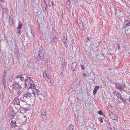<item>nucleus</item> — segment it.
I'll return each instance as SVG.
<instances>
[{
  "label": "nucleus",
  "mask_w": 130,
  "mask_h": 130,
  "mask_svg": "<svg viewBox=\"0 0 130 130\" xmlns=\"http://www.w3.org/2000/svg\"><path fill=\"white\" fill-rule=\"evenodd\" d=\"M12 89L15 93L18 96L21 94L23 89V88L16 82L13 84Z\"/></svg>",
  "instance_id": "f257e3e1"
},
{
  "label": "nucleus",
  "mask_w": 130,
  "mask_h": 130,
  "mask_svg": "<svg viewBox=\"0 0 130 130\" xmlns=\"http://www.w3.org/2000/svg\"><path fill=\"white\" fill-rule=\"evenodd\" d=\"M34 80L31 77H28L25 80L26 87L27 89H31L35 86Z\"/></svg>",
  "instance_id": "f03ea898"
},
{
  "label": "nucleus",
  "mask_w": 130,
  "mask_h": 130,
  "mask_svg": "<svg viewBox=\"0 0 130 130\" xmlns=\"http://www.w3.org/2000/svg\"><path fill=\"white\" fill-rule=\"evenodd\" d=\"M32 94L33 95V97H34L35 99L37 98L36 97L39 95V93L40 91L39 89L36 88H33L32 89Z\"/></svg>",
  "instance_id": "7ed1b4c3"
},
{
  "label": "nucleus",
  "mask_w": 130,
  "mask_h": 130,
  "mask_svg": "<svg viewBox=\"0 0 130 130\" xmlns=\"http://www.w3.org/2000/svg\"><path fill=\"white\" fill-rule=\"evenodd\" d=\"M43 77L45 78V80L48 83L51 82V77L46 71L44 72L43 73Z\"/></svg>",
  "instance_id": "20e7f679"
},
{
  "label": "nucleus",
  "mask_w": 130,
  "mask_h": 130,
  "mask_svg": "<svg viewBox=\"0 0 130 130\" xmlns=\"http://www.w3.org/2000/svg\"><path fill=\"white\" fill-rule=\"evenodd\" d=\"M43 51L42 50H40L39 51L38 55H35V58L36 59L39 61L42 58L43 56Z\"/></svg>",
  "instance_id": "39448f33"
},
{
  "label": "nucleus",
  "mask_w": 130,
  "mask_h": 130,
  "mask_svg": "<svg viewBox=\"0 0 130 130\" xmlns=\"http://www.w3.org/2000/svg\"><path fill=\"white\" fill-rule=\"evenodd\" d=\"M40 113L41 115V118L43 120L46 119L47 114L46 110L45 109H42L40 111Z\"/></svg>",
  "instance_id": "423d86ee"
},
{
  "label": "nucleus",
  "mask_w": 130,
  "mask_h": 130,
  "mask_svg": "<svg viewBox=\"0 0 130 130\" xmlns=\"http://www.w3.org/2000/svg\"><path fill=\"white\" fill-rule=\"evenodd\" d=\"M23 96L24 98L27 99L30 98L33 99L34 98L33 96L31 95V93L29 92H26L24 94Z\"/></svg>",
  "instance_id": "0eeeda50"
},
{
  "label": "nucleus",
  "mask_w": 130,
  "mask_h": 130,
  "mask_svg": "<svg viewBox=\"0 0 130 130\" xmlns=\"http://www.w3.org/2000/svg\"><path fill=\"white\" fill-rule=\"evenodd\" d=\"M109 113L110 118L112 119L116 120L117 119V117L115 113L112 112L109 110Z\"/></svg>",
  "instance_id": "6e6552de"
},
{
  "label": "nucleus",
  "mask_w": 130,
  "mask_h": 130,
  "mask_svg": "<svg viewBox=\"0 0 130 130\" xmlns=\"http://www.w3.org/2000/svg\"><path fill=\"white\" fill-rule=\"evenodd\" d=\"M15 117L14 114H10L9 116V118L11 120V122L13 123H17L18 122V120L14 118Z\"/></svg>",
  "instance_id": "1a4fd4ad"
},
{
  "label": "nucleus",
  "mask_w": 130,
  "mask_h": 130,
  "mask_svg": "<svg viewBox=\"0 0 130 130\" xmlns=\"http://www.w3.org/2000/svg\"><path fill=\"white\" fill-rule=\"evenodd\" d=\"M13 102L14 105H16L19 106H20V101L19 99L17 98H15L13 101Z\"/></svg>",
  "instance_id": "9d476101"
},
{
  "label": "nucleus",
  "mask_w": 130,
  "mask_h": 130,
  "mask_svg": "<svg viewBox=\"0 0 130 130\" xmlns=\"http://www.w3.org/2000/svg\"><path fill=\"white\" fill-rule=\"evenodd\" d=\"M15 79L17 81H18V80H19V79L21 81H24V77L22 75H17L15 78Z\"/></svg>",
  "instance_id": "9b49d317"
},
{
  "label": "nucleus",
  "mask_w": 130,
  "mask_h": 130,
  "mask_svg": "<svg viewBox=\"0 0 130 130\" xmlns=\"http://www.w3.org/2000/svg\"><path fill=\"white\" fill-rule=\"evenodd\" d=\"M66 6L68 9H69L71 8V4L69 0H68L66 3Z\"/></svg>",
  "instance_id": "f8f14e48"
},
{
  "label": "nucleus",
  "mask_w": 130,
  "mask_h": 130,
  "mask_svg": "<svg viewBox=\"0 0 130 130\" xmlns=\"http://www.w3.org/2000/svg\"><path fill=\"white\" fill-rule=\"evenodd\" d=\"M97 58L99 60H102L104 59V56L102 54H100L97 56Z\"/></svg>",
  "instance_id": "ddd939ff"
},
{
  "label": "nucleus",
  "mask_w": 130,
  "mask_h": 130,
  "mask_svg": "<svg viewBox=\"0 0 130 130\" xmlns=\"http://www.w3.org/2000/svg\"><path fill=\"white\" fill-rule=\"evenodd\" d=\"M99 89V87L98 86H96L94 88L93 91V94H95L98 90Z\"/></svg>",
  "instance_id": "4468645a"
},
{
  "label": "nucleus",
  "mask_w": 130,
  "mask_h": 130,
  "mask_svg": "<svg viewBox=\"0 0 130 130\" xmlns=\"http://www.w3.org/2000/svg\"><path fill=\"white\" fill-rule=\"evenodd\" d=\"M76 66V62H73L72 64V67L71 68V70L74 71L75 69Z\"/></svg>",
  "instance_id": "2eb2a0df"
},
{
  "label": "nucleus",
  "mask_w": 130,
  "mask_h": 130,
  "mask_svg": "<svg viewBox=\"0 0 130 130\" xmlns=\"http://www.w3.org/2000/svg\"><path fill=\"white\" fill-rule=\"evenodd\" d=\"M67 37H66V38H65L64 37V36H63V37L62 38V41L63 42L64 44L65 45L66 47L67 46Z\"/></svg>",
  "instance_id": "dca6fc26"
},
{
  "label": "nucleus",
  "mask_w": 130,
  "mask_h": 130,
  "mask_svg": "<svg viewBox=\"0 0 130 130\" xmlns=\"http://www.w3.org/2000/svg\"><path fill=\"white\" fill-rule=\"evenodd\" d=\"M113 93L119 98L121 95V94H119V92L116 91H113Z\"/></svg>",
  "instance_id": "f3484780"
},
{
  "label": "nucleus",
  "mask_w": 130,
  "mask_h": 130,
  "mask_svg": "<svg viewBox=\"0 0 130 130\" xmlns=\"http://www.w3.org/2000/svg\"><path fill=\"white\" fill-rule=\"evenodd\" d=\"M22 24L21 23L19 22L17 28V29H21L22 27Z\"/></svg>",
  "instance_id": "a211bd4d"
},
{
  "label": "nucleus",
  "mask_w": 130,
  "mask_h": 130,
  "mask_svg": "<svg viewBox=\"0 0 130 130\" xmlns=\"http://www.w3.org/2000/svg\"><path fill=\"white\" fill-rule=\"evenodd\" d=\"M74 128V126L73 125L71 124L70 125L68 130H73Z\"/></svg>",
  "instance_id": "6ab92c4d"
},
{
  "label": "nucleus",
  "mask_w": 130,
  "mask_h": 130,
  "mask_svg": "<svg viewBox=\"0 0 130 130\" xmlns=\"http://www.w3.org/2000/svg\"><path fill=\"white\" fill-rule=\"evenodd\" d=\"M2 11H3L4 12L6 13H7V9L6 8L3 7H2Z\"/></svg>",
  "instance_id": "aec40b11"
},
{
  "label": "nucleus",
  "mask_w": 130,
  "mask_h": 130,
  "mask_svg": "<svg viewBox=\"0 0 130 130\" xmlns=\"http://www.w3.org/2000/svg\"><path fill=\"white\" fill-rule=\"evenodd\" d=\"M17 123H13V122H11V126L13 127H14L17 126V125L16 124Z\"/></svg>",
  "instance_id": "412c9836"
},
{
  "label": "nucleus",
  "mask_w": 130,
  "mask_h": 130,
  "mask_svg": "<svg viewBox=\"0 0 130 130\" xmlns=\"http://www.w3.org/2000/svg\"><path fill=\"white\" fill-rule=\"evenodd\" d=\"M130 26V23L128 22V23L126 24L125 25H123V26L124 28H126L128 26Z\"/></svg>",
  "instance_id": "4be33fe9"
},
{
  "label": "nucleus",
  "mask_w": 130,
  "mask_h": 130,
  "mask_svg": "<svg viewBox=\"0 0 130 130\" xmlns=\"http://www.w3.org/2000/svg\"><path fill=\"white\" fill-rule=\"evenodd\" d=\"M22 109L24 111V112H26V111L29 110L28 108L27 107H23Z\"/></svg>",
  "instance_id": "5701e85b"
},
{
  "label": "nucleus",
  "mask_w": 130,
  "mask_h": 130,
  "mask_svg": "<svg viewBox=\"0 0 130 130\" xmlns=\"http://www.w3.org/2000/svg\"><path fill=\"white\" fill-rule=\"evenodd\" d=\"M6 73L5 72H4L3 73V78L6 79Z\"/></svg>",
  "instance_id": "b1692460"
},
{
  "label": "nucleus",
  "mask_w": 130,
  "mask_h": 130,
  "mask_svg": "<svg viewBox=\"0 0 130 130\" xmlns=\"http://www.w3.org/2000/svg\"><path fill=\"white\" fill-rule=\"evenodd\" d=\"M117 88L119 89H120L121 90H124V89L123 87H122L120 86H117L116 87Z\"/></svg>",
  "instance_id": "393cba45"
},
{
  "label": "nucleus",
  "mask_w": 130,
  "mask_h": 130,
  "mask_svg": "<svg viewBox=\"0 0 130 130\" xmlns=\"http://www.w3.org/2000/svg\"><path fill=\"white\" fill-rule=\"evenodd\" d=\"M3 80L2 82L3 84L5 86V85L6 83V79L3 78Z\"/></svg>",
  "instance_id": "a878e982"
},
{
  "label": "nucleus",
  "mask_w": 130,
  "mask_h": 130,
  "mask_svg": "<svg viewBox=\"0 0 130 130\" xmlns=\"http://www.w3.org/2000/svg\"><path fill=\"white\" fill-rule=\"evenodd\" d=\"M119 98H120L122 101H124V102H126V100H125L122 97L121 95L119 97Z\"/></svg>",
  "instance_id": "bb28decb"
},
{
  "label": "nucleus",
  "mask_w": 130,
  "mask_h": 130,
  "mask_svg": "<svg viewBox=\"0 0 130 130\" xmlns=\"http://www.w3.org/2000/svg\"><path fill=\"white\" fill-rule=\"evenodd\" d=\"M21 30L20 29H19L18 30H17V33L18 34H19V35H21Z\"/></svg>",
  "instance_id": "cd10ccee"
},
{
  "label": "nucleus",
  "mask_w": 130,
  "mask_h": 130,
  "mask_svg": "<svg viewBox=\"0 0 130 130\" xmlns=\"http://www.w3.org/2000/svg\"><path fill=\"white\" fill-rule=\"evenodd\" d=\"M110 130H117V129L114 127L112 126L110 127Z\"/></svg>",
  "instance_id": "c85d7f7f"
},
{
  "label": "nucleus",
  "mask_w": 130,
  "mask_h": 130,
  "mask_svg": "<svg viewBox=\"0 0 130 130\" xmlns=\"http://www.w3.org/2000/svg\"><path fill=\"white\" fill-rule=\"evenodd\" d=\"M44 4L45 5L44 7H43V10H45L46 9V8L47 7V6L46 5V4L45 3H44Z\"/></svg>",
  "instance_id": "c756f323"
},
{
  "label": "nucleus",
  "mask_w": 130,
  "mask_h": 130,
  "mask_svg": "<svg viewBox=\"0 0 130 130\" xmlns=\"http://www.w3.org/2000/svg\"><path fill=\"white\" fill-rule=\"evenodd\" d=\"M22 121L24 122L26 120V118L22 117Z\"/></svg>",
  "instance_id": "7c9ffc66"
},
{
  "label": "nucleus",
  "mask_w": 130,
  "mask_h": 130,
  "mask_svg": "<svg viewBox=\"0 0 130 130\" xmlns=\"http://www.w3.org/2000/svg\"><path fill=\"white\" fill-rule=\"evenodd\" d=\"M129 22L127 20H126L124 22V23L123 25H125L126 24L128 23Z\"/></svg>",
  "instance_id": "2f4dec72"
},
{
  "label": "nucleus",
  "mask_w": 130,
  "mask_h": 130,
  "mask_svg": "<svg viewBox=\"0 0 130 130\" xmlns=\"http://www.w3.org/2000/svg\"><path fill=\"white\" fill-rule=\"evenodd\" d=\"M49 5L50 6H52L54 4H53L52 2H50L49 3Z\"/></svg>",
  "instance_id": "473e14b6"
},
{
  "label": "nucleus",
  "mask_w": 130,
  "mask_h": 130,
  "mask_svg": "<svg viewBox=\"0 0 130 130\" xmlns=\"http://www.w3.org/2000/svg\"><path fill=\"white\" fill-rule=\"evenodd\" d=\"M47 67L48 68H49L50 69L51 68L50 66V64H48V60H47Z\"/></svg>",
  "instance_id": "72a5a7b5"
},
{
  "label": "nucleus",
  "mask_w": 130,
  "mask_h": 130,
  "mask_svg": "<svg viewBox=\"0 0 130 130\" xmlns=\"http://www.w3.org/2000/svg\"><path fill=\"white\" fill-rule=\"evenodd\" d=\"M83 26V25L82 24H80L79 25V27L80 28V29L82 28V27Z\"/></svg>",
  "instance_id": "f704fd0d"
},
{
  "label": "nucleus",
  "mask_w": 130,
  "mask_h": 130,
  "mask_svg": "<svg viewBox=\"0 0 130 130\" xmlns=\"http://www.w3.org/2000/svg\"><path fill=\"white\" fill-rule=\"evenodd\" d=\"M15 54L17 56L19 55V51L18 50L16 51V52H15Z\"/></svg>",
  "instance_id": "c9c22d12"
},
{
  "label": "nucleus",
  "mask_w": 130,
  "mask_h": 130,
  "mask_svg": "<svg viewBox=\"0 0 130 130\" xmlns=\"http://www.w3.org/2000/svg\"><path fill=\"white\" fill-rule=\"evenodd\" d=\"M98 113L100 115H101L103 114V113L102 111H100L98 112Z\"/></svg>",
  "instance_id": "e433bc0d"
},
{
  "label": "nucleus",
  "mask_w": 130,
  "mask_h": 130,
  "mask_svg": "<svg viewBox=\"0 0 130 130\" xmlns=\"http://www.w3.org/2000/svg\"><path fill=\"white\" fill-rule=\"evenodd\" d=\"M81 67L82 70H84V66L83 65H81Z\"/></svg>",
  "instance_id": "4c0bfd02"
},
{
  "label": "nucleus",
  "mask_w": 130,
  "mask_h": 130,
  "mask_svg": "<svg viewBox=\"0 0 130 130\" xmlns=\"http://www.w3.org/2000/svg\"><path fill=\"white\" fill-rule=\"evenodd\" d=\"M62 66L63 67H66V64L65 62L63 63L62 64Z\"/></svg>",
  "instance_id": "58836bf2"
},
{
  "label": "nucleus",
  "mask_w": 130,
  "mask_h": 130,
  "mask_svg": "<svg viewBox=\"0 0 130 130\" xmlns=\"http://www.w3.org/2000/svg\"><path fill=\"white\" fill-rule=\"evenodd\" d=\"M99 121L101 122H103V120L102 118H100Z\"/></svg>",
  "instance_id": "ea45409f"
},
{
  "label": "nucleus",
  "mask_w": 130,
  "mask_h": 130,
  "mask_svg": "<svg viewBox=\"0 0 130 130\" xmlns=\"http://www.w3.org/2000/svg\"><path fill=\"white\" fill-rule=\"evenodd\" d=\"M119 85L121 86H122V87H125V85H124V84H123V85H122V84H119Z\"/></svg>",
  "instance_id": "a19ab883"
},
{
  "label": "nucleus",
  "mask_w": 130,
  "mask_h": 130,
  "mask_svg": "<svg viewBox=\"0 0 130 130\" xmlns=\"http://www.w3.org/2000/svg\"><path fill=\"white\" fill-rule=\"evenodd\" d=\"M86 40L87 41L89 40V39L88 38H86Z\"/></svg>",
  "instance_id": "79ce46f5"
},
{
  "label": "nucleus",
  "mask_w": 130,
  "mask_h": 130,
  "mask_svg": "<svg viewBox=\"0 0 130 130\" xmlns=\"http://www.w3.org/2000/svg\"><path fill=\"white\" fill-rule=\"evenodd\" d=\"M52 41L53 42H55V40L54 39L52 40Z\"/></svg>",
  "instance_id": "37998d69"
},
{
  "label": "nucleus",
  "mask_w": 130,
  "mask_h": 130,
  "mask_svg": "<svg viewBox=\"0 0 130 130\" xmlns=\"http://www.w3.org/2000/svg\"><path fill=\"white\" fill-rule=\"evenodd\" d=\"M23 117V118H26V116H24L23 117Z\"/></svg>",
  "instance_id": "c03bdc74"
},
{
  "label": "nucleus",
  "mask_w": 130,
  "mask_h": 130,
  "mask_svg": "<svg viewBox=\"0 0 130 130\" xmlns=\"http://www.w3.org/2000/svg\"><path fill=\"white\" fill-rule=\"evenodd\" d=\"M18 130H23L22 129H18Z\"/></svg>",
  "instance_id": "a18cd8bd"
},
{
  "label": "nucleus",
  "mask_w": 130,
  "mask_h": 130,
  "mask_svg": "<svg viewBox=\"0 0 130 130\" xmlns=\"http://www.w3.org/2000/svg\"><path fill=\"white\" fill-rule=\"evenodd\" d=\"M86 75V74H84V75L83 76H85Z\"/></svg>",
  "instance_id": "49530a36"
},
{
  "label": "nucleus",
  "mask_w": 130,
  "mask_h": 130,
  "mask_svg": "<svg viewBox=\"0 0 130 130\" xmlns=\"http://www.w3.org/2000/svg\"><path fill=\"white\" fill-rule=\"evenodd\" d=\"M48 64H49V61L48 62Z\"/></svg>",
  "instance_id": "de8ad7c7"
},
{
  "label": "nucleus",
  "mask_w": 130,
  "mask_h": 130,
  "mask_svg": "<svg viewBox=\"0 0 130 130\" xmlns=\"http://www.w3.org/2000/svg\"><path fill=\"white\" fill-rule=\"evenodd\" d=\"M39 99L40 100H41V98H39Z\"/></svg>",
  "instance_id": "09e8293b"
},
{
  "label": "nucleus",
  "mask_w": 130,
  "mask_h": 130,
  "mask_svg": "<svg viewBox=\"0 0 130 130\" xmlns=\"http://www.w3.org/2000/svg\"><path fill=\"white\" fill-rule=\"evenodd\" d=\"M129 101L130 102V98H129Z\"/></svg>",
  "instance_id": "8fccbe9b"
},
{
  "label": "nucleus",
  "mask_w": 130,
  "mask_h": 130,
  "mask_svg": "<svg viewBox=\"0 0 130 130\" xmlns=\"http://www.w3.org/2000/svg\"><path fill=\"white\" fill-rule=\"evenodd\" d=\"M56 37V36H55V38Z\"/></svg>",
  "instance_id": "3c124183"
},
{
  "label": "nucleus",
  "mask_w": 130,
  "mask_h": 130,
  "mask_svg": "<svg viewBox=\"0 0 130 130\" xmlns=\"http://www.w3.org/2000/svg\"><path fill=\"white\" fill-rule=\"evenodd\" d=\"M115 12H116V11H115Z\"/></svg>",
  "instance_id": "603ef678"
}]
</instances>
